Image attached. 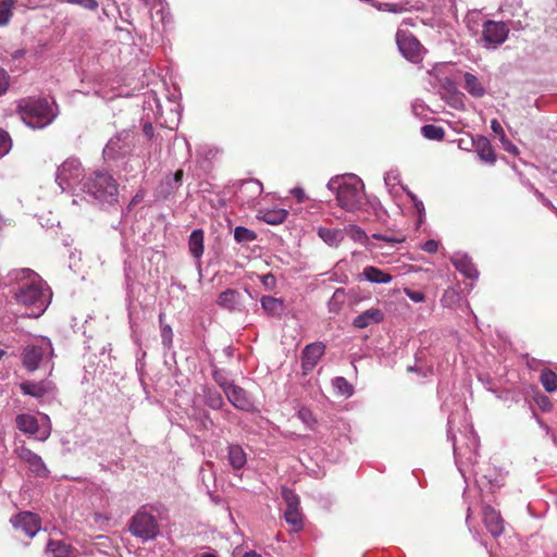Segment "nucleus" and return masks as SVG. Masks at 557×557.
I'll use <instances>...</instances> for the list:
<instances>
[{
  "instance_id": "1",
  "label": "nucleus",
  "mask_w": 557,
  "mask_h": 557,
  "mask_svg": "<svg viewBox=\"0 0 557 557\" xmlns=\"http://www.w3.org/2000/svg\"><path fill=\"white\" fill-rule=\"evenodd\" d=\"M447 437L453 442L456 466L466 483L473 479L481 493L484 490L493 492L504 484L502 471L488 463H480L478 460L479 437L472 425L465 423L462 430L458 429L459 436L454 433L455 417H448Z\"/></svg>"
},
{
  "instance_id": "2",
  "label": "nucleus",
  "mask_w": 557,
  "mask_h": 557,
  "mask_svg": "<svg viewBox=\"0 0 557 557\" xmlns=\"http://www.w3.org/2000/svg\"><path fill=\"white\" fill-rule=\"evenodd\" d=\"M8 277L14 284L12 294L16 304L30 308L33 317H40L52 299V292L42 277L28 268L12 270Z\"/></svg>"
},
{
  "instance_id": "3",
  "label": "nucleus",
  "mask_w": 557,
  "mask_h": 557,
  "mask_svg": "<svg viewBox=\"0 0 557 557\" xmlns=\"http://www.w3.org/2000/svg\"><path fill=\"white\" fill-rule=\"evenodd\" d=\"M327 189L335 195L337 205L347 212L372 210L377 219L385 214L376 197H368L362 180L356 174L333 176L327 183Z\"/></svg>"
},
{
  "instance_id": "4",
  "label": "nucleus",
  "mask_w": 557,
  "mask_h": 557,
  "mask_svg": "<svg viewBox=\"0 0 557 557\" xmlns=\"http://www.w3.org/2000/svg\"><path fill=\"white\" fill-rule=\"evenodd\" d=\"M16 111L26 126L42 129L58 116L55 103L45 98L25 97L17 101Z\"/></svg>"
},
{
  "instance_id": "5",
  "label": "nucleus",
  "mask_w": 557,
  "mask_h": 557,
  "mask_svg": "<svg viewBox=\"0 0 557 557\" xmlns=\"http://www.w3.org/2000/svg\"><path fill=\"white\" fill-rule=\"evenodd\" d=\"M83 193L101 203L112 205L117 201L119 185L106 171H96L83 183Z\"/></svg>"
},
{
  "instance_id": "6",
  "label": "nucleus",
  "mask_w": 557,
  "mask_h": 557,
  "mask_svg": "<svg viewBox=\"0 0 557 557\" xmlns=\"http://www.w3.org/2000/svg\"><path fill=\"white\" fill-rule=\"evenodd\" d=\"M84 177V169L76 158L66 159L55 172V182L62 191L74 193L77 188L81 190Z\"/></svg>"
},
{
  "instance_id": "7",
  "label": "nucleus",
  "mask_w": 557,
  "mask_h": 557,
  "mask_svg": "<svg viewBox=\"0 0 557 557\" xmlns=\"http://www.w3.org/2000/svg\"><path fill=\"white\" fill-rule=\"evenodd\" d=\"M129 532L144 543L157 539L160 534V525L157 518L143 506L129 520Z\"/></svg>"
},
{
  "instance_id": "8",
  "label": "nucleus",
  "mask_w": 557,
  "mask_h": 557,
  "mask_svg": "<svg viewBox=\"0 0 557 557\" xmlns=\"http://www.w3.org/2000/svg\"><path fill=\"white\" fill-rule=\"evenodd\" d=\"M53 356V348L51 341L47 337H41L35 343H32L23 349L22 363L28 372H34L39 369L44 360Z\"/></svg>"
},
{
  "instance_id": "9",
  "label": "nucleus",
  "mask_w": 557,
  "mask_h": 557,
  "mask_svg": "<svg viewBox=\"0 0 557 557\" xmlns=\"http://www.w3.org/2000/svg\"><path fill=\"white\" fill-rule=\"evenodd\" d=\"M41 420L42 425H39L36 417L27 413L18 414L16 417V426L25 434L37 435L39 440L45 441L51 433V425L47 414H42Z\"/></svg>"
},
{
  "instance_id": "10",
  "label": "nucleus",
  "mask_w": 557,
  "mask_h": 557,
  "mask_svg": "<svg viewBox=\"0 0 557 557\" xmlns=\"http://www.w3.org/2000/svg\"><path fill=\"white\" fill-rule=\"evenodd\" d=\"M132 148V132L123 129L109 139L103 148L106 159L115 160L126 156Z\"/></svg>"
},
{
  "instance_id": "11",
  "label": "nucleus",
  "mask_w": 557,
  "mask_h": 557,
  "mask_svg": "<svg viewBox=\"0 0 557 557\" xmlns=\"http://www.w3.org/2000/svg\"><path fill=\"white\" fill-rule=\"evenodd\" d=\"M396 42L399 52L410 62L418 63L422 59V49L420 41L409 32L398 30Z\"/></svg>"
},
{
  "instance_id": "12",
  "label": "nucleus",
  "mask_w": 557,
  "mask_h": 557,
  "mask_svg": "<svg viewBox=\"0 0 557 557\" xmlns=\"http://www.w3.org/2000/svg\"><path fill=\"white\" fill-rule=\"evenodd\" d=\"M509 27L504 22L485 21L483 24L482 38L487 48H496L508 37Z\"/></svg>"
},
{
  "instance_id": "13",
  "label": "nucleus",
  "mask_w": 557,
  "mask_h": 557,
  "mask_svg": "<svg viewBox=\"0 0 557 557\" xmlns=\"http://www.w3.org/2000/svg\"><path fill=\"white\" fill-rule=\"evenodd\" d=\"M16 531H21L27 537H34L40 530V520L36 513L23 511L11 519Z\"/></svg>"
},
{
  "instance_id": "14",
  "label": "nucleus",
  "mask_w": 557,
  "mask_h": 557,
  "mask_svg": "<svg viewBox=\"0 0 557 557\" xmlns=\"http://www.w3.org/2000/svg\"><path fill=\"white\" fill-rule=\"evenodd\" d=\"M325 345L321 342H314L307 345L301 352V369L304 375L310 373L324 355Z\"/></svg>"
},
{
  "instance_id": "15",
  "label": "nucleus",
  "mask_w": 557,
  "mask_h": 557,
  "mask_svg": "<svg viewBox=\"0 0 557 557\" xmlns=\"http://www.w3.org/2000/svg\"><path fill=\"white\" fill-rule=\"evenodd\" d=\"M227 400L240 411H252L255 409L253 401L249 394L240 386L233 384L228 386L224 393Z\"/></svg>"
},
{
  "instance_id": "16",
  "label": "nucleus",
  "mask_w": 557,
  "mask_h": 557,
  "mask_svg": "<svg viewBox=\"0 0 557 557\" xmlns=\"http://www.w3.org/2000/svg\"><path fill=\"white\" fill-rule=\"evenodd\" d=\"M18 457L28 466L29 471L34 475L38 478H47L49 475V470L45 465L44 460L39 455L35 454L33 450L26 447H22L18 450Z\"/></svg>"
},
{
  "instance_id": "17",
  "label": "nucleus",
  "mask_w": 557,
  "mask_h": 557,
  "mask_svg": "<svg viewBox=\"0 0 557 557\" xmlns=\"http://www.w3.org/2000/svg\"><path fill=\"white\" fill-rule=\"evenodd\" d=\"M449 260L455 267V269L465 277L470 280L479 278L480 273L474 263L472 262V259L467 253L461 251L454 252L450 256Z\"/></svg>"
},
{
  "instance_id": "18",
  "label": "nucleus",
  "mask_w": 557,
  "mask_h": 557,
  "mask_svg": "<svg viewBox=\"0 0 557 557\" xmlns=\"http://www.w3.org/2000/svg\"><path fill=\"white\" fill-rule=\"evenodd\" d=\"M483 522L485 528L493 537H497L504 532V520L496 509L490 505H485L482 510Z\"/></svg>"
},
{
  "instance_id": "19",
  "label": "nucleus",
  "mask_w": 557,
  "mask_h": 557,
  "mask_svg": "<svg viewBox=\"0 0 557 557\" xmlns=\"http://www.w3.org/2000/svg\"><path fill=\"white\" fill-rule=\"evenodd\" d=\"M20 388L23 394L41 400L53 393L54 386L50 381H25L20 384Z\"/></svg>"
},
{
  "instance_id": "20",
  "label": "nucleus",
  "mask_w": 557,
  "mask_h": 557,
  "mask_svg": "<svg viewBox=\"0 0 557 557\" xmlns=\"http://www.w3.org/2000/svg\"><path fill=\"white\" fill-rule=\"evenodd\" d=\"M384 320V312L380 308H370L352 320L356 329L363 330L373 324H380Z\"/></svg>"
},
{
  "instance_id": "21",
  "label": "nucleus",
  "mask_w": 557,
  "mask_h": 557,
  "mask_svg": "<svg viewBox=\"0 0 557 557\" xmlns=\"http://www.w3.org/2000/svg\"><path fill=\"white\" fill-rule=\"evenodd\" d=\"M359 281H367L372 284H388L393 276L376 267L367 265L358 276Z\"/></svg>"
},
{
  "instance_id": "22",
  "label": "nucleus",
  "mask_w": 557,
  "mask_h": 557,
  "mask_svg": "<svg viewBox=\"0 0 557 557\" xmlns=\"http://www.w3.org/2000/svg\"><path fill=\"white\" fill-rule=\"evenodd\" d=\"M473 147L481 161L493 165L496 161V154L491 146L490 140L485 136H478L473 139Z\"/></svg>"
},
{
  "instance_id": "23",
  "label": "nucleus",
  "mask_w": 557,
  "mask_h": 557,
  "mask_svg": "<svg viewBox=\"0 0 557 557\" xmlns=\"http://www.w3.org/2000/svg\"><path fill=\"white\" fill-rule=\"evenodd\" d=\"M216 302L220 307L230 311L242 310L243 305L240 294L237 290L231 288L222 292L219 295Z\"/></svg>"
},
{
  "instance_id": "24",
  "label": "nucleus",
  "mask_w": 557,
  "mask_h": 557,
  "mask_svg": "<svg viewBox=\"0 0 557 557\" xmlns=\"http://www.w3.org/2000/svg\"><path fill=\"white\" fill-rule=\"evenodd\" d=\"M183 175V170H177L174 174L166 175L159 186V194L163 198L174 194L182 184Z\"/></svg>"
},
{
  "instance_id": "25",
  "label": "nucleus",
  "mask_w": 557,
  "mask_h": 557,
  "mask_svg": "<svg viewBox=\"0 0 557 557\" xmlns=\"http://www.w3.org/2000/svg\"><path fill=\"white\" fill-rule=\"evenodd\" d=\"M205 234L201 228L194 230L188 238V250L193 258L199 263L205 251Z\"/></svg>"
},
{
  "instance_id": "26",
  "label": "nucleus",
  "mask_w": 557,
  "mask_h": 557,
  "mask_svg": "<svg viewBox=\"0 0 557 557\" xmlns=\"http://www.w3.org/2000/svg\"><path fill=\"white\" fill-rule=\"evenodd\" d=\"M227 460L233 470H242L247 463V456L243 447L238 444L227 446Z\"/></svg>"
},
{
  "instance_id": "27",
  "label": "nucleus",
  "mask_w": 557,
  "mask_h": 557,
  "mask_svg": "<svg viewBox=\"0 0 557 557\" xmlns=\"http://www.w3.org/2000/svg\"><path fill=\"white\" fill-rule=\"evenodd\" d=\"M260 302L265 313L271 317L280 318L285 311V304L281 298H275L273 296H262Z\"/></svg>"
},
{
  "instance_id": "28",
  "label": "nucleus",
  "mask_w": 557,
  "mask_h": 557,
  "mask_svg": "<svg viewBox=\"0 0 557 557\" xmlns=\"http://www.w3.org/2000/svg\"><path fill=\"white\" fill-rule=\"evenodd\" d=\"M319 237L330 247H338L345 237V230L319 227Z\"/></svg>"
},
{
  "instance_id": "29",
  "label": "nucleus",
  "mask_w": 557,
  "mask_h": 557,
  "mask_svg": "<svg viewBox=\"0 0 557 557\" xmlns=\"http://www.w3.org/2000/svg\"><path fill=\"white\" fill-rule=\"evenodd\" d=\"M463 88L472 97L482 98L486 94L485 87L474 74L467 72L463 75Z\"/></svg>"
},
{
  "instance_id": "30",
  "label": "nucleus",
  "mask_w": 557,
  "mask_h": 557,
  "mask_svg": "<svg viewBox=\"0 0 557 557\" xmlns=\"http://www.w3.org/2000/svg\"><path fill=\"white\" fill-rule=\"evenodd\" d=\"M259 214V218L267 224L277 225L286 220L288 211L285 209H272L260 211Z\"/></svg>"
},
{
  "instance_id": "31",
  "label": "nucleus",
  "mask_w": 557,
  "mask_h": 557,
  "mask_svg": "<svg viewBox=\"0 0 557 557\" xmlns=\"http://www.w3.org/2000/svg\"><path fill=\"white\" fill-rule=\"evenodd\" d=\"M205 403L213 410H220L224 406V400L220 392L214 388L206 387L203 389Z\"/></svg>"
},
{
  "instance_id": "32",
  "label": "nucleus",
  "mask_w": 557,
  "mask_h": 557,
  "mask_svg": "<svg viewBox=\"0 0 557 557\" xmlns=\"http://www.w3.org/2000/svg\"><path fill=\"white\" fill-rule=\"evenodd\" d=\"M47 550L52 557H73L72 547L60 541H49Z\"/></svg>"
},
{
  "instance_id": "33",
  "label": "nucleus",
  "mask_w": 557,
  "mask_h": 557,
  "mask_svg": "<svg viewBox=\"0 0 557 557\" xmlns=\"http://www.w3.org/2000/svg\"><path fill=\"white\" fill-rule=\"evenodd\" d=\"M332 386L336 394L349 398L354 395V386L343 376H336L332 380Z\"/></svg>"
},
{
  "instance_id": "34",
  "label": "nucleus",
  "mask_w": 557,
  "mask_h": 557,
  "mask_svg": "<svg viewBox=\"0 0 557 557\" xmlns=\"http://www.w3.org/2000/svg\"><path fill=\"white\" fill-rule=\"evenodd\" d=\"M346 300V293L344 288H336L332 297L327 301V309L331 313H338Z\"/></svg>"
},
{
  "instance_id": "35",
  "label": "nucleus",
  "mask_w": 557,
  "mask_h": 557,
  "mask_svg": "<svg viewBox=\"0 0 557 557\" xmlns=\"http://www.w3.org/2000/svg\"><path fill=\"white\" fill-rule=\"evenodd\" d=\"M284 517L286 522L290 524L295 531H299L302 529L304 521L299 508L285 509Z\"/></svg>"
},
{
  "instance_id": "36",
  "label": "nucleus",
  "mask_w": 557,
  "mask_h": 557,
  "mask_svg": "<svg viewBox=\"0 0 557 557\" xmlns=\"http://www.w3.org/2000/svg\"><path fill=\"white\" fill-rule=\"evenodd\" d=\"M421 134L426 139L442 140L445 136V131L441 126L426 124L421 127Z\"/></svg>"
},
{
  "instance_id": "37",
  "label": "nucleus",
  "mask_w": 557,
  "mask_h": 557,
  "mask_svg": "<svg viewBox=\"0 0 557 557\" xmlns=\"http://www.w3.org/2000/svg\"><path fill=\"white\" fill-rule=\"evenodd\" d=\"M256 238H257V234L253 231H251L245 226H236L234 230V239L238 244L251 243Z\"/></svg>"
},
{
  "instance_id": "38",
  "label": "nucleus",
  "mask_w": 557,
  "mask_h": 557,
  "mask_svg": "<svg viewBox=\"0 0 557 557\" xmlns=\"http://www.w3.org/2000/svg\"><path fill=\"white\" fill-rule=\"evenodd\" d=\"M540 380L546 392L552 393L557 389V375L553 371H542Z\"/></svg>"
},
{
  "instance_id": "39",
  "label": "nucleus",
  "mask_w": 557,
  "mask_h": 557,
  "mask_svg": "<svg viewBox=\"0 0 557 557\" xmlns=\"http://www.w3.org/2000/svg\"><path fill=\"white\" fill-rule=\"evenodd\" d=\"M156 15L160 16L164 29L172 28L174 20L172 13L170 12L168 3L161 2V7L159 10L156 11Z\"/></svg>"
},
{
  "instance_id": "40",
  "label": "nucleus",
  "mask_w": 557,
  "mask_h": 557,
  "mask_svg": "<svg viewBox=\"0 0 557 557\" xmlns=\"http://www.w3.org/2000/svg\"><path fill=\"white\" fill-rule=\"evenodd\" d=\"M212 377L214 382L223 389V393L226 392L228 386L234 384L233 382L228 381L226 371L216 367H213Z\"/></svg>"
},
{
  "instance_id": "41",
  "label": "nucleus",
  "mask_w": 557,
  "mask_h": 557,
  "mask_svg": "<svg viewBox=\"0 0 557 557\" xmlns=\"http://www.w3.org/2000/svg\"><path fill=\"white\" fill-rule=\"evenodd\" d=\"M25 49H17L10 53V60H8L7 64L11 66V71L20 70L24 71L25 66L21 64V60L25 57Z\"/></svg>"
},
{
  "instance_id": "42",
  "label": "nucleus",
  "mask_w": 557,
  "mask_h": 557,
  "mask_svg": "<svg viewBox=\"0 0 557 557\" xmlns=\"http://www.w3.org/2000/svg\"><path fill=\"white\" fill-rule=\"evenodd\" d=\"M13 0H4L0 3V26L9 24L12 17Z\"/></svg>"
},
{
  "instance_id": "43",
  "label": "nucleus",
  "mask_w": 557,
  "mask_h": 557,
  "mask_svg": "<svg viewBox=\"0 0 557 557\" xmlns=\"http://www.w3.org/2000/svg\"><path fill=\"white\" fill-rule=\"evenodd\" d=\"M282 496L286 503V509L299 508V497L293 491L284 488Z\"/></svg>"
},
{
  "instance_id": "44",
  "label": "nucleus",
  "mask_w": 557,
  "mask_h": 557,
  "mask_svg": "<svg viewBox=\"0 0 557 557\" xmlns=\"http://www.w3.org/2000/svg\"><path fill=\"white\" fill-rule=\"evenodd\" d=\"M401 188L407 193V195L411 199L412 205L419 214V221L421 222L425 215V209L422 200H420L411 190L407 189L406 187L403 186Z\"/></svg>"
},
{
  "instance_id": "45",
  "label": "nucleus",
  "mask_w": 557,
  "mask_h": 557,
  "mask_svg": "<svg viewBox=\"0 0 557 557\" xmlns=\"http://www.w3.org/2000/svg\"><path fill=\"white\" fill-rule=\"evenodd\" d=\"M12 148V140L8 132L0 128V158L4 157Z\"/></svg>"
},
{
  "instance_id": "46",
  "label": "nucleus",
  "mask_w": 557,
  "mask_h": 557,
  "mask_svg": "<svg viewBox=\"0 0 557 557\" xmlns=\"http://www.w3.org/2000/svg\"><path fill=\"white\" fill-rule=\"evenodd\" d=\"M345 233L349 234L351 239L355 242H363L368 238L366 232L357 225H349L345 228Z\"/></svg>"
},
{
  "instance_id": "47",
  "label": "nucleus",
  "mask_w": 557,
  "mask_h": 557,
  "mask_svg": "<svg viewBox=\"0 0 557 557\" xmlns=\"http://www.w3.org/2000/svg\"><path fill=\"white\" fill-rule=\"evenodd\" d=\"M161 342L164 348L169 349L173 343V331L169 324H161Z\"/></svg>"
},
{
  "instance_id": "48",
  "label": "nucleus",
  "mask_w": 557,
  "mask_h": 557,
  "mask_svg": "<svg viewBox=\"0 0 557 557\" xmlns=\"http://www.w3.org/2000/svg\"><path fill=\"white\" fill-rule=\"evenodd\" d=\"M384 183L387 187H395L400 184V173L397 169L387 171L384 175Z\"/></svg>"
},
{
  "instance_id": "49",
  "label": "nucleus",
  "mask_w": 557,
  "mask_h": 557,
  "mask_svg": "<svg viewBox=\"0 0 557 557\" xmlns=\"http://www.w3.org/2000/svg\"><path fill=\"white\" fill-rule=\"evenodd\" d=\"M61 2L79 5L89 11H96L99 8L98 0H61Z\"/></svg>"
},
{
  "instance_id": "50",
  "label": "nucleus",
  "mask_w": 557,
  "mask_h": 557,
  "mask_svg": "<svg viewBox=\"0 0 557 557\" xmlns=\"http://www.w3.org/2000/svg\"><path fill=\"white\" fill-rule=\"evenodd\" d=\"M298 418L308 426H312L315 423V419L311 412V410L307 408H301L298 411Z\"/></svg>"
},
{
  "instance_id": "51",
  "label": "nucleus",
  "mask_w": 557,
  "mask_h": 557,
  "mask_svg": "<svg viewBox=\"0 0 557 557\" xmlns=\"http://www.w3.org/2000/svg\"><path fill=\"white\" fill-rule=\"evenodd\" d=\"M10 86V75L8 72L0 67V96L7 94Z\"/></svg>"
},
{
  "instance_id": "52",
  "label": "nucleus",
  "mask_w": 557,
  "mask_h": 557,
  "mask_svg": "<svg viewBox=\"0 0 557 557\" xmlns=\"http://www.w3.org/2000/svg\"><path fill=\"white\" fill-rule=\"evenodd\" d=\"M406 296L412 300L413 302H423L425 299V295L421 290H413L410 288H405Z\"/></svg>"
},
{
  "instance_id": "53",
  "label": "nucleus",
  "mask_w": 557,
  "mask_h": 557,
  "mask_svg": "<svg viewBox=\"0 0 557 557\" xmlns=\"http://www.w3.org/2000/svg\"><path fill=\"white\" fill-rule=\"evenodd\" d=\"M502 145H503V148L505 151L513 154V156H517L519 153V149L518 147L512 144L507 137L505 134H503V138H499Z\"/></svg>"
},
{
  "instance_id": "54",
  "label": "nucleus",
  "mask_w": 557,
  "mask_h": 557,
  "mask_svg": "<svg viewBox=\"0 0 557 557\" xmlns=\"http://www.w3.org/2000/svg\"><path fill=\"white\" fill-rule=\"evenodd\" d=\"M372 237L374 239L383 240V242H386V243H389V244H399V243L404 242L403 237L387 236V235H382L380 233L372 234Z\"/></svg>"
},
{
  "instance_id": "55",
  "label": "nucleus",
  "mask_w": 557,
  "mask_h": 557,
  "mask_svg": "<svg viewBox=\"0 0 557 557\" xmlns=\"http://www.w3.org/2000/svg\"><path fill=\"white\" fill-rule=\"evenodd\" d=\"M261 282L264 287L269 290H272L276 285V278L273 274L268 273L261 277Z\"/></svg>"
},
{
  "instance_id": "56",
  "label": "nucleus",
  "mask_w": 557,
  "mask_h": 557,
  "mask_svg": "<svg viewBox=\"0 0 557 557\" xmlns=\"http://www.w3.org/2000/svg\"><path fill=\"white\" fill-rule=\"evenodd\" d=\"M535 196L536 198L545 206L547 207L548 209L553 210L554 212L557 213V208L553 205V202L547 199L543 193H541L540 190L535 189Z\"/></svg>"
},
{
  "instance_id": "57",
  "label": "nucleus",
  "mask_w": 557,
  "mask_h": 557,
  "mask_svg": "<svg viewBox=\"0 0 557 557\" xmlns=\"http://www.w3.org/2000/svg\"><path fill=\"white\" fill-rule=\"evenodd\" d=\"M422 249L425 251V252H429V253H434L437 251L438 249V242L434 240V239H429L426 240L423 245H422Z\"/></svg>"
},
{
  "instance_id": "58",
  "label": "nucleus",
  "mask_w": 557,
  "mask_h": 557,
  "mask_svg": "<svg viewBox=\"0 0 557 557\" xmlns=\"http://www.w3.org/2000/svg\"><path fill=\"white\" fill-rule=\"evenodd\" d=\"M491 128L495 134L499 135V138H503V134H505V132L497 120H493L491 122Z\"/></svg>"
},
{
  "instance_id": "59",
  "label": "nucleus",
  "mask_w": 557,
  "mask_h": 557,
  "mask_svg": "<svg viewBox=\"0 0 557 557\" xmlns=\"http://www.w3.org/2000/svg\"><path fill=\"white\" fill-rule=\"evenodd\" d=\"M292 194L297 198V201L299 203L304 202L306 200V195L302 188L296 187L292 189Z\"/></svg>"
},
{
  "instance_id": "60",
  "label": "nucleus",
  "mask_w": 557,
  "mask_h": 557,
  "mask_svg": "<svg viewBox=\"0 0 557 557\" xmlns=\"http://www.w3.org/2000/svg\"><path fill=\"white\" fill-rule=\"evenodd\" d=\"M384 7L389 12H400L401 11V8L397 4L385 3Z\"/></svg>"
},
{
  "instance_id": "61",
  "label": "nucleus",
  "mask_w": 557,
  "mask_h": 557,
  "mask_svg": "<svg viewBox=\"0 0 557 557\" xmlns=\"http://www.w3.org/2000/svg\"><path fill=\"white\" fill-rule=\"evenodd\" d=\"M243 557H262L261 555L257 554L256 552H247L243 555Z\"/></svg>"
},
{
  "instance_id": "62",
  "label": "nucleus",
  "mask_w": 557,
  "mask_h": 557,
  "mask_svg": "<svg viewBox=\"0 0 557 557\" xmlns=\"http://www.w3.org/2000/svg\"><path fill=\"white\" fill-rule=\"evenodd\" d=\"M247 185H252L259 193L261 191V185L258 182H248Z\"/></svg>"
},
{
  "instance_id": "63",
  "label": "nucleus",
  "mask_w": 557,
  "mask_h": 557,
  "mask_svg": "<svg viewBox=\"0 0 557 557\" xmlns=\"http://www.w3.org/2000/svg\"><path fill=\"white\" fill-rule=\"evenodd\" d=\"M524 185L530 189L532 190L534 194H535V187L532 183H530L529 181L524 183Z\"/></svg>"
},
{
  "instance_id": "64",
  "label": "nucleus",
  "mask_w": 557,
  "mask_h": 557,
  "mask_svg": "<svg viewBox=\"0 0 557 557\" xmlns=\"http://www.w3.org/2000/svg\"><path fill=\"white\" fill-rule=\"evenodd\" d=\"M200 557H218L214 553H205Z\"/></svg>"
}]
</instances>
